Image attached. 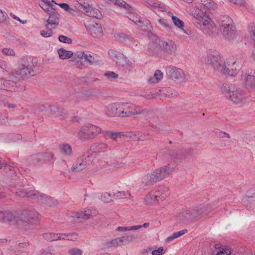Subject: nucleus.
Returning a JSON list of instances; mask_svg holds the SVG:
<instances>
[{
  "label": "nucleus",
  "mask_w": 255,
  "mask_h": 255,
  "mask_svg": "<svg viewBox=\"0 0 255 255\" xmlns=\"http://www.w3.org/2000/svg\"><path fill=\"white\" fill-rule=\"evenodd\" d=\"M53 157V154L51 153H40L36 155V159L38 162H44L51 161Z\"/></svg>",
  "instance_id": "f704fd0d"
},
{
  "label": "nucleus",
  "mask_w": 255,
  "mask_h": 255,
  "mask_svg": "<svg viewBox=\"0 0 255 255\" xmlns=\"http://www.w3.org/2000/svg\"><path fill=\"white\" fill-rule=\"evenodd\" d=\"M39 6L48 14L55 10V9L53 7V5L52 4H51V5L39 4Z\"/></svg>",
  "instance_id": "603ef678"
},
{
  "label": "nucleus",
  "mask_w": 255,
  "mask_h": 255,
  "mask_svg": "<svg viewBox=\"0 0 255 255\" xmlns=\"http://www.w3.org/2000/svg\"><path fill=\"white\" fill-rule=\"evenodd\" d=\"M130 196V194L128 192H125L123 191H118L116 193L113 195V197L114 199H117L119 198H127Z\"/></svg>",
  "instance_id": "49530a36"
},
{
  "label": "nucleus",
  "mask_w": 255,
  "mask_h": 255,
  "mask_svg": "<svg viewBox=\"0 0 255 255\" xmlns=\"http://www.w3.org/2000/svg\"><path fill=\"white\" fill-rule=\"evenodd\" d=\"M177 95V93L175 92L174 90H169L168 91H166L165 93V96L166 97H174Z\"/></svg>",
  "instance_id": "774afa93"
},
{
  "label": "nucleus",
  "mask_w": 255,
  "mask_h": 255,
  "mask_svg": "<svg viewBox=\"0 0 255 255\" xmlns=\"http://www.w3.org/2000/svg\"><path fill=\"white\" fill-rule=\"evenodd\" d=\"M245 57L244 54H241L227 59L223 74L230 76H235L241 70Z\"/></svg>",
  "instance_id": "423d86ee"
},
{
  "label": "nucleus",
  "mask_w": 255,
  "mask_h": 255,
  "mask_svg": "<svg viewBox=\"0 0 255 255\" xmlns=\"http://www.w3.org/2000/svg\"><path fill=\"white\" fill-rule=\"evenodd\" d=\"M102 132L101 128L96 125L87 124L82 126L78 132L77 136L81 140L93 139Z\"/></svg>",
  "instance_id": "1a4fd4ad"
},
{
  "label": "nucleus",
  "mask_w": 255,
  "mask_h": 255,
  "mask_svg": "<svg viewBox=\"0 0 255 255\" xmlns=\"http://www.w3.org/2000/svg\"><path fill=\"white\" fill-rule=\"evenodd\" d=\"M163 77V73L159 70H156L153 76L150 77L148 79V81L150 83H156L160 80Z\"/></svg>",
  "instance_id": "79ce46f5"
},
{
  "label": "nucleus",
  "mask_w": 255,
  "mask_h": 255,
  "mask_svg": "<svg viewBox=\"0 0 255 255\" xmlns=\"http://www.w3.org/2000/svg\"><path fill=\"white\" fill-rule=\"evenodd\" d=\"M217 135L220 138H223L224 137H227L228 138H230L231 136L230 134L228 133L223 131H219L217 132Z\"/></svg>",
  "instance_id": "338daca9"
},
{
  "label": "nucleus",
  "mask_w": 255,
  "mask_h": 255,
  "mask_svg": "<svg viewBox=\"0 0 255 255\" xmlns=\"http://www.w3.org/2000/svg\"><path fill=\"white\" fill-rule=\"evenodd\" d=\"M206 62L208 64L210 65L215 71L222 74H223L226 61L220 54L215 53L208 55Z\"/></svg>",
  "instance_id": "9d476101"
},
{
  "label": "nucleus",
  "mask_w": 255,
  "mask_h": 255,
  "mask_svg": "<svg viewBox=\"0 0 255 255\" xmlns=\"http://www.w3.org/2000/svg\"><path fill=\"white\" fill-rule=\"evenodd\" d=\"M171 18L175 26L179 28L183 29L184 26V23L183 21L174 15L171 16Z\"/></svg>",
  "instance_id": "a18cd8bd"
},
{
  "label": "nucleus",
  "mask_w": 255,
  "mask_h": 255,
  "mask_svg": "<svg viewBox=\"0 0 255 255\" xmlns=\"http://www.w3.org/2000/svg\"><path fill=\"white\" fill-rule=\"evenodd\" d=\"M121 117H129L141 114L144 111L128 103H121Z\"/></svg>",
  "instance_id": "2eb2a0df"
},
{
  "label": "nucleus",
  "mask_w": 255,
  "mask_h": 255,
  "mask_svg": "<svg viewBox=\"0 0 255 255\" xmlns=\"http://www.w3.org/2000/svg\"><path fill=\"white\" fill-rule=\"evenodd\" d=\"M165 251L162 247H159L157 250H155L152 251V255H161L164 254Z\"/></svg>",
  "instance_id": "052dcab7"
},
{
  "label": "nucleus",
  "mask_w": 255,
  "mask_h": 255,
  "mask_svg": "<svg viewBox=\"0 0 255 255\" xmlns=\"http://www.w3.org/2000/svg\"><path fill=\"white\" fill-rule=\"evenodd\" d=\"M112 194L106 192L101 196V200L104 202H109L112 200Z\"/></svg>",
  "instance_id": "5fc2aeb1"
},
{
  "label": "nucleus",
  "mask_w": 255,
  "mask_h": 255,
  "mask_svg": "<svg viewBox=\"0 0 255 255\" xmlns=\"http://www.w3.org/2000/svg\"><path fill=\"white\" fill-rule=\"evenodd\" d=\"M113 4L117 5L121 8H123L129 12H131L132 10L131 7L123 0H115Z\"/></svg>",
  "instance_id": "37998d69"
},
{
  "label": "nucleus",
  "mask_w": 255,
  "mask_h": 255,
  "mask_svg": "<svg viewBox=\"0 0 255 255\" xmlns=\"http://www.w3.org/2000/svg\"><path fill=\"white\" fill-rule=\"evenodd\" d=\"M47 30H41L40 31L41 35L44 37H50L52 35V29L50 27L49 28H46Z\"/></svg>",
  "instance_id": "6e6d98bb"
},
{
  "label": "nucleus",
  "mask_w": 255,
  "mask_h": 255,
  "mask_svg": "<svg viewBox=\"0 0 255 255\" xmlns=\"http://www.w3.org/2000/svg\"><path fill=\"white\" fill-rule=\"evenodd\" d=\"M91 214V212L89 209H85L84 211L75 213L72 216L77 218L87 219L89 218Z\"/></svg>",
  "instance_id": "58836bf2"
},
{
  "label": "nucleus",
  "mask_w": 255,
  "mask_h": 255,
  "mask_svg": "<svg viewBox=\"0 0 255 255\" xmlns=\"http://www.w3.org/2000/svg\"><path fill=\"white\" fill-rule=\"evenodd\" d=\"M121 103H113L107 107L106 113L107 115L112 117H121Z\"/></svg>",
  "instance_id": "b1692460"
},
{
  "label": "nucleus",
  "mask_w": 255,
  "mask_h": 255,
  "mask_svg": "<svg viewBox=\"0 0 255 255\" xmlns=\"http://www.w3.org/2000/svg\"><path fill=\"white\" fill-rule=\"evenodd\" d=\"M60 153L65 157H71L73 153L71 146L67 143H62L59 145Z\"/></svg>",
  "instance_id": "a878e982"
},
{
  "label": "nucleus",
  "mask_w": 255,
  "mask_h": 255,
  "mask_svg": "<svg viewBox=\"0 0 255 255\" xmlns=\"http://www.w3.org/2000/svg\"><path fill=\"white\" fill-rule=\"evenodd\" d=\"M103 133L106 139H111L114 141H118L119 139L121 138L124 135L121 132H113L108 130L104 131Z\"/></svg>",
  "instance_id": "cd10ccee"
},
{
  "label": "nucleus",
  "mask_w": 255,
  "mask_h": 255,
  "mask_svg": "<svg viewBox=\"0 0 255 255\" xmlns=\"http://www.w3.org/2000/svg\"><path fill=\"white\" fill-rule=\"evenodd\" d=\"M166 75L168 78L174 81L183 82L185 79V75L183 71L175 67H167L166 68Z\"/></svg>",
  "instance_id": "dca6fc26"
},
{
  "label": "nucleus",
  "mask_w": 255,
  "mask_h": 255,
  "mask_svg": "<svg viewBox=\"0 0 255 255\" xmlns=\"http://www.w3.org/2000/svg\"><path fill=\"white\" fill-rule=\"evenodd\" d=\"M33 67L32 63L27 64L25 63L18 69L12 72V76L17 79L27 78L31 75V72L33 71Z\"/></svg>",
  "instance_id": "f3484780"
},
{
  "label": "nucleus",
  "mask_w": 255,
  "mask_h": 255,
  "mask_svg": "<svg viewBox=\"0 0 255 255\" xmlns=\"http://www.w3.org/2000/svg\"><path fill=\"white\" fill-rule=\"evenodd\" d=\"M194 151L191 148H180L179 147L169 151V155L173 159L181 161L189 159L193 156Z\"/></svg>",
  "instance_id": "f8f14e48"
},
{
  "label": "nucleus",
  "mask_w": 255,
  "mask_h": 255,
  "mask_svg": "<svg viewBox=\"0 0 255 255\" xmlns=\"http://www.w3.org/2000/svg\"><path fill=\"white\" fill-rule=\"evenodd\" d=\"M15 84V82L10 80H5L3 78H0V89L9 90V86H13Z\"/></svg>",
  "instance_id": "a19ab883"
},
{
  "label": "nucleus",
  "mask_w": 255,
  "mask_h": 255,
  "mask_svg": "<svg viewBox=\"0 0 255 255\" xmlns=\"http://www.w3.org/2000/svg\"><path fill=\"white\" fill-rule=\"evenodd\" d=\"M231 2L237 6H243L245 3V0H229Z\"/></svg>",
  "instance_id": "e2e57ef3"
},
{
  "label": "nucleus",
  "mask_w": 255,
  "mask_h": 255,
  "mask_svg": "<svg viewBox=\"0 0 255 255\" xmlns=\"http://www.w3.org/2000/svg\"><path fill=\"white\" fill-rule=\"evenodd\" d=\"M50 113L56 117L64 118L67 115V112L63 109L54 106L50 107Z\"/></svg>",
  "instance_id": "c756f323"
},
{
  "label": "nucleus",
  "mask_w": 255,
  "mask_h": 255,
  "mask_svg": "<svg viewBox=\"0 0 255 255\" xmlns=\"http://www.w3.org/2000/svg\"><path fill=\"white\" fill-rule=\"evenodd\" d=\"M132 20L139 26L141 27L143 30H148L151 27L150 23L148 20L145 19L142 20L140 19L137 20V18H136V19H132Z\"/></svg>",
  "instance_id": "e433bc0d"
},
{
  "label": "nucleus",
  "mask_w": 255,
  "mask_h": 255,
  "mask_svg": "<svg viewBox=\"0 0 255 255\" xmlns=\"http://www.w3.org/2000/svg\"><path fill=\"white\" fill-rule=\"evenodd\" d=\"M91 162L90 157L88 155H83L77 158L73 164L71 170L73 172H78L84 169Z\"/></svg>",
  "instance_id": "6ab92c4d"
},
{
  "label": "nucleus",
  "mask_w": 255,
  "mask_h": 255,
  "mask_svg": "<svg viewBox=\"0 0 255 255\" xmlns=\"http://www.w3.org/2000/svg\"><path fill=\"white\" fill-rule=\"evenodd\" d=\"M62 237L65 238V240L70 241H75L78 238V234L77 233H69V234H61Z\"/></svg>",
  "instance_id": "09e8293b"
},
{
  "label": "nucleus",
  "mask_w": 255,
  "mask_h": 255,
  "mask_svg": "<svg viewBox=\"0 0 255 255\" xmlns=\"http://www.w3.org/2000/svg\"><path fill=\"white\" fill-rule=\"evenodd\" d=\"M44 239L46 240L52 242L59 240H65V238L62 237L61 234H55L53 233H46L43 235Z\"/></svg>",
  "instance_id": "473e14b6"
},
{
  "label": "nucleus",
  "mask_w": 255,
  "mask_h": 255,
  "mask_svg": "<svg viewBox=\"0 0 255 255\" xmlns=\"http://www.w3.org/2000/svg\"><path fill=\"white\" fill-rule=\"evenodd\" d=\"M58 39L60 42L67 44H70L72 42L71 38L62 35L59 36Z\"/></svg>",
  "instance_id": "4d7b16f0"
},
{
  "label": "nucleus",
  "mask_w": 255,
  "mask_h": 255,
  "mask_svg": "<svg viewBox=\"0 0 255 255\" xmlns=\"http://www.w3.org/2000/svg\"><path fill=\"white\" fill-rule=\"evenodd\" d=\"M109 55L112 60L117 64L123 67H126L129 70L133 67L132 63L130 62L122 53L115 50H110Z\"/></svg>",
  "instance_id": "ddd939ff"
},
{
  "label": "nucleus",
  "mask_w": 255,
  "mask_h": 255,
  "mask_svg": "<svg viewBox=\"0 0 255 255\" xmlns=\"http://www.w3.org/2000/svg\"><path fill=\"white\" fill-rule=\"evenodd\" d=\"M44 194L37 190H29L28 198L36 202L41 203Z\"/></svg>",
  "instance_id": "7c9ffc66"
},
{
  "label": "nucleus",
  "mask_w": 255,
  "mask_h": 255,
  "mask_svg": "<svg viewBox=\"0 0 255 255\" xmlns=\"http://www.w3.org/2000/svg\"><path fill=\"white\" fill-rule=\"evenodd\" d=\"M105 76L109 79L113 80L118 77V75L114 72H107L105 74Z\"/></svg>",
  "instance_id": "13d9d810"
},
{
  "label": "nucleus",
  "mask_w": 255,
  "mask_h": 255,
  "mask_svg": "<svg viewBox=\"0 0 255 255\" xmlns=\"http://www.w3.org/2000/svg\"><path fill=\"white\" fill-rule=\"evenodd\" d=\"M108 146L106 143L97 142L93 144L92 149L95 153L105 152L108 150Z\"/></svg>",
  "instance_id": "c85d7f7f"
},
{
  "label": "nucleus",
  "mask_w": 255,
  "mask_h": 255,
  "mask_svg": "<svg viewBox=\"0 0 255 255\" xmlns=\"http://www.w3.org/2000/svg\"><path fill=\"white\" fill-rule=\"evenodd\" d=\"M243 87L249 92L255 91V72L247 71L242 72L240 78Z\"/></svg>",
  "instance_id": "9b49d317"
},
{
  "label": "nucleus",
  "mask_w": 255,
  "mask_h": 255,
  "mask_svg": "<svg viewBox=\"0 0 255 255\" xmlns=\"http://www.w3.org/2000/svg\"><path fill=\"white\" fill-rule=\"evenodd\" d=\"M59 23V14L55 10L49 14V17L46 21L45 26L46 28L55 29Z\"/></svg>",
  "instance_id": "5701e85b"
},
{
  "label": "nucleus",
  "mask_w": 255,
  "mask_h": 255,
  "mask_svg": "<svg viewBox=\"0 0 255 255\" xmlns=\"http://www.w3.org/2000/svg\"><path fill=\"white\" fill-rule=\"evenodd\" d=\"M221 91L227 98L236 104L245 103L248 98V95L243 89L241 88L234 89L229 83L223 84Z\"/></svg>",
  "instance_id": "f03ea898"
},
{
  "label": "nucleus",
  "mask_w": 255,
  "mask_h": 255,
  "mask_svg": "<svg viewBox=\"0 0 255 255\" xmlns=\"http://www.w3.org/2000/svg\"><path fill=\"white\" fill-rule=\"evenodd\" d=\"M220 30L223 36L229 40L236 36V27L233 19L228 15H221L218 20Z\"/></svg>",
  "instance_id": "39448f33"
},
{
  "label": "nucleus",
  "mask_w": 255,
  "mask_h": 255,
  "mask_svg": "<svg viewBox=\"0 0 255 255\" xmlns=\"http://www.w3.org/2000/svg\"><path fill=\"white\" fill-rule=\"evenodd\" d=\"M15 167L16 164L14 163L7 164L4 160H3L0 157V169H2V167H4L5 172L7 174V176L10 178L13 179L16 176Z\"/></svg>",
  "instance_id": "4be33fe9"
},
{
  "label": "nucleus",
  "mask_w": 255,
  "mask_h": 255,
  "mask_svg": "<svg viewBox=\"0 0 255 255\" xmlns=\"http://www.w3.org/2000/svg\"><path fill=\"white\" fill-rule=\"evenodd\" d=\"M39 221V214L35 210H24L19 212H13L9 210H0V222L15 224L23 232L30 231L31 226Z\"/></svg>",
  "instance_id": "f257e3e1"
},
{
  "label": "nucleus",
  "mask_w": 255,
  "mask_h": 255,
  "mask_svg": "<svg viewBox=\"0 0 255 255\" xmlns=\"http://www.w3.org/2000/svg\"><path fill=\"white\" fill-rule=\"evenodd\" d=\"M7 17V13L0 9V22H3L5 21Z\"/></svg>",
  "instance_id": "0e129e2a"
},
{
  "label": "nucleus",
  "mask_w": 255,
  "mask_h": 255,
  "mask_svg": "<svg viewBox=\"0 0 255 255\" xmlns=\"http://www.w3.org/2000/svg\"><path fill=\"white\" fill-rule=\"evenodd\" d=\"M140 226H131V227H119L117 228L116 231L119 232H126L132 230H137L140 229Z\"/></svg>",
  "instance_id": "c03bdc74"
},
{
  "label": "nucleus",
  "mask_w": 255,
  "mask_h": 255,
  "mask_svg": "<svg viewBox=\"0 0 255 255\" xmlns=\"http://www.w3.org/2000/svg\"><path fill=\"white\" fill-rule=\"evenodd\" d=\"M158 48L157 44L155 42H152L149 43L148 45L147 51L149 53L151 54L156 53V50Z\"/></svg>",
  "instance_id": "8fccbe9b"
},
{
  "label": "nucleus",
  "mask_w": 255,
  "mask_h": 255,
  "mask_svg": "<svg viewBox=\"0 0 255 255\" xmlns=\"http://www.w3.org/2000/svg\"><path fill=\"white\" fill-rule=\"evenodd\" d=\"M174 167L170 164L156 169L153 172L145 175L142 179V183L146 186L153 185L165 177V176L172 172Z\"/></svg>",
  "instance_id": "7ed1b4c3"
},
{
  "label": "nucleus",
  "mask_w": 255,
  "mask_h": 255,
  "mask_svg": "<svg viewBox=\"0 0 255 255\" xmlns=\"http://www.w3.org/2000/svg\"><path fill=\"white\" fill-rule=\"evenodd\" d=\"M84 25L86 29L93 36L98 37L102 35L103 30L100 24L86 20L84 22Z\"/></svg>",
  "instance_id": "aec40b11"
},
{
  "label": "nucleus",
  "mask_w": 255,
  "mask_h": 255,
  "mask_svg": "<svg viewBox=\"0 0 255 255\" xmlns=\"http://www.w3.org/2000/svg\"><path fill=\"white\" fill-rule=\"evenodd\" d=\"M168 191V188L162 187L160 188V190L156 191V194L153 196L157 201L159 199L163 201L169 195Z\"/></svg>",
  "instance_id": "2f4dec72"
},
{
  "label": "nucleus",
  "mask_w": 255,
  "mask_h": 255,
  "mask_svg": "<svg viewBox=\"0 0 255 255\" xmlns=\"http://www.w3.org/2000/svg\"><path fill=\"white\" fill-rule=\"evenodd\" d=\"M135 237L131 235H126L119 238L113 239L109 242L108 246L111 247L121 246L122 245H126L132 242Z\"/></svg>",
  "instance_id": "412c9836"
},
{
  "label": "nucleus",
  "mask_w": 255,
  "mask_h": 255,
  "mask_svg": "<svg viewBox=\"0 0 255 255\" xmlns=\"http://www.w3.org/2000/svg\"><path fill=\"white\" fill-rule=\"evenodd\" d=\"M132 20L139 26L141 27L143 30H148L151 27L150 23L148 20L145 19L142 20L140 19L137 20V18H136V19H132Z\"/></svg>",
  "instance_id": "c9c22d12"
},
{
  "label": "nucleus",
  "mask_w": 255,
  "mask_h": 255,
  "mask_svg": "<svg viewBox=\"0 0 255 255\" xmlns=\"http://www.w3.org/2000/svg\"><path fill=\"white\" fill-rule=\"evenodd\" d=\"M58 53L59 54V58L61 59H67L70 57L74 56V54L71 51H67L65 50L63 48H61L58 50Z\"/></svg>",
  "instance_id": "4c0bfd02"
},
{
  "label": "nucleus",
  "mask_w": 255,
  "mask_h": 255,
  "mask_svg": "<svg viewBox=\"0 0 255 255\" xmlns=\"http://www.w3.org/2000/svg\"><path fill=\"white\" fill-rule=\"evenodd\" d=\"M147 4L152 8L160 11H165L166 10L165 5L159 1L149 0L147 1Z\"/></svg>",
  "instance_id": "72a5a7b5"
},
{
  "label": "nucleus",
  "mask_w": 255,
  "mask_h": 255,
  "mask_svg": "<svg viewBox=\"0 0 255 255\" xmlns=\"http://www.w3.org/2000/svg\"><path fill=\"white\" fill-rule=\"evenodd\" d=\"M87 4H88L86 3L85 2H84L83 4H81L77 2L74 3V6L78 11L84 13L85 9H86V6Z\"/></svg>",
  "instance_id": "3c124183"
},
{
  "label": "nucleus",
  "mask_w": 255,
  "mask_h": 255,
  "mask_svg": "<svg viewBox=\"0 0 255 255\" xmlns=\"http://www.w3.org/2000/svg\"><path fill=\"white\" fill-rule=\"evenodd\" d=\"M202 214H206L202 207H195L186 210L182 213L181 220L184 223H189L194 221Z\"/></svg>",
  "instance_id": "4468645a"
},
{
  "label": "nucleus",
  "mask_w": 255,
  "mask_h": 255,
  "mask_svg": "<svg viewBox=\"0 0 255 255\" xmlns=\"http://www.w3.org/2000/svg\"><path fill=\"white\" fill-rule=\"evenodd\" d=\"M84 14L89 17H93L99 19L103 17V15L99 9L93 7L89 4L86 6V9Z\"/></svg>",
  "instance_id": "393cba45"
},
{
  "label": "nucleus",
  "mask_w": 255,
  "mask_h": 255,
  "mask_svg": "<svg viewBox=\"0 0 255 255\" xmlns=\"http://www.w3.org/2000/svg\"><path fill=\"white\" fill-rule=\"evenodd\" d=\"M158 45L161 50L166 55H174L176 52L177 46L173 40H159Z\"/></svg>",
  "instance_id": "a211bd4d"
},
{
  "label": "nucleus",
  "mask_w": 255,
  "mask_h": 255,
  "mask_svg": "<svg viewBox=\"0 0 255 255\" xmlns=\"http://www.w3.org/2000/svg\"><path fill=\"white\" fill-rule=\"evenodd\" d=\"M57 201L53 198L44 194L41 203L46 204L49 206H54L57 204Z\"/></svg>",
  "instance_id": "ea45409f"
},
{
  "label": "nucleus",
  "mask_w": 255,
  "mask_h": 255,
  "mask_svg": "<svg viewBox=\"0 0 255 255\" xmlns=\"http://www.w3.org/2000/svg\"><path fill=\"white\" fill-rule=\"evenodd\" d=\"M248 31L250 34L251 37L254 40L255 39V23H251L248 27Z\"/></svg>",
  "instance_id": "864d4df0"
},
{
  "label": "nucleus",
  "mask_w": 255,
  "mask_h": 255,
  "mask_svg": "<svg viewBox=\"0 0 255 255\" xmlns=\"http://www.w3.org/2000/svg\"><path fill=\"white\" fill-rule=\"evenodd\" d=\"M98 61L99 59L96 55L87 54L82 51L74 53L73 57V62L80 68L95 65Z\"/></svg>",
  "instance_id": "6e6552de"
},
{
  "label": "nucleus",
  "mask_w": 255,
  "mask_h": 255,
  "mask_svg": "<svg viewBox=\"0 0 255 255\" xmlns=\"http://www.w3.org/2000/svg\"><path fill=\"white\" fill-rule=\"evenodd\" d=\"M2 52L3 54L6 55H13L14 54V52L12 49L8 48H4L2 50Z\"/></svg>",
  "instance_id": "69168bd1"
},
{
  "label": "nucleus",
  "mask_w": 255,
  "mask_h": 255,
  "mask_svg": "<svg viewBox=\"0 0 255 255\" xmlns=\"http://www.w3.org/2000/svg\"><path fill=\"white\" fill-rule=\"evenodd\" d=\"M29 190H21L18 191L16 194L17 196L21 197H27L28 198Z\"/></svg>",
  "instance_id": "680f3d73"
},
{
  "label": "nucleus",
  "mask_w": 255,
  "mask_h": 255,
  "mask_svg": "<svg viewBox=\"0 0 255 255\" xmlns=\"http://www.w3.org/2000/svg\"><path fill=\"white\" fill-rule=\"evenodd\" d=\"M174 167L170 164L156 169L153 172L145 175L142 179V183L146 186L153 185L165 177V176L172 172Z\"/></svg>",
  "instance_id": "20e7f679"
},
{
  "label": "nucleus",
  "mask_w": 255,
  "mask_h": 255,
  "mask_svg": "<svg viewBox=\"0 0 255 255\" xmlns=\"http://www.w3.org/2000/svg\"><path fill=\"white\" fill-rule=\"evenodd\" d=\"M192 15L199 21V23L201 24L202 29L205 32L211 34L216 30L211 19L201 9H195L192 11Z\"/></svg>",
  "instance_id": "0eeeda50"
},
{
  "label": "nucleus",
  "mask_w": 255,
  "mask_h": 255,
  "mask_svg": "<svg viewBox=\"0 0 255 255\" xmlns=\"http://www.w3.org/2000/svg\"><path fill=\"white\" fill-rule=\"evenodd\" d=\"M201 3L207 9L214 8L215 6V3L212 0H201Z\"/></svg>",
  "instance_id": "de8ad7c7"
},
{
  "label": "nucleus",
  "mask_w": 255,
  "mask_h": 255,
  "mask_svg": "<svg viewBox=\"0 0 255 255\" xmlns=\"http://www.w3.org/2000/svg\"><path fill=\"white\" fill-rule=\"evenodd\" d=\"M231 254L229 249L221 247L219 244H215L212 249L211 255H231Z\"/></svg>",
  "instance_id": "bb28decb"
},
{
  "label": "nucleus",
  "mask_w": 255,
  "mask_h": 255,
  "mask_svg": "<svg viewBox=\"0 0 255 255\" xmlns=\"http://www.w3.org/2000/svg\"><path fill=\"white\" fill-rule=\"evenodd\" d=\"M68 253L70 255H81L82 254V251L78 249H70Z\"/></svg>",
  "instance_id": "bf43d9fd"
}]
</instances>
